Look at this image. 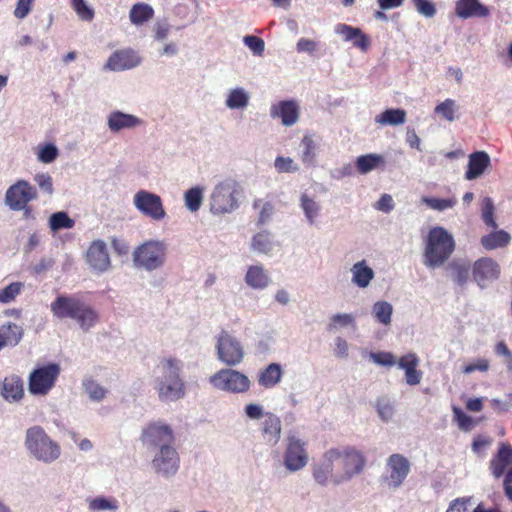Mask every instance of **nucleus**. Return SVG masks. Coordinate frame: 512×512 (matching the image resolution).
Masks as SVG:
<instances>
[{
    "instance_id": "nucleus-1",
    "label": "nucleus",
    "mask_w": 512,
    "mask_h": 512,
    "mask_svg": "<svg viewBox=\"0 0 512 512\" xmlns=\"http://www.w3.org/2000/svg\"><path fill=\"white\" fill-rule=\"evenodd\" d=\"M181 361L164 359L159 365L160 375L156 378V390L161 401H176L185 394L184 382L180 377Z\"/></svg>"
},
{
    "instance_id": "nucleus-2",
    "label": "nucleus",
    "mask_w": 512,
    "mask_h": 512,
    "mask_svg": "<svg viewBox=\"0 0 512 512\" xmlns=\"http://www.w3.org/2000/svg\"><path fill=\"white\" fill-rule=\"evenodd\" d=\"M336 460L337 474L334 476V486L352 481L366 469L367 457L355 446L333 448Z\"/></svg>"
},
{
    "instance_id": "nucleus-3",
    "label": "nucleus",
    "mask_w": 512,
    "mask_h": 512,
    "mask_svg": "<svg viewBox=\"0 0 512 512\" xmlns=\"http://www.w3.org/2000/svg\"><path fill=\"white\" fill-rule=\"evenodd\" d=\"M455 250L453 236L443 227L430 229L424 248V264L429 268L443 265Z\"/></svg>"
},
{
    "instance_id": "nucleus-4",
    "label": "nucleus",
    "mask_w": 512,
    "mask_h": 512,
    "mask_svg": "<svg viewBox=\"0 0 512 512\" xmlns=\"http://www.w3.org/2000/svg\"><path fill=\"white\" fill-rule=\"evenodd\" d=\"M24 444L31 457L45 464L53 463L61 455L60 445L38 425L27 429Z\"/></svg>"
},
{
    "instance_id": "nucleus-5",
    "label": "nucleus",
    "mask_w": 512,
    "mask_h": 512,
    "mask_svg": "<svg viewBox=\"0 0 512 512\" xmlns=\"http://www.w3.org/2000/svg\"><path fill=\"white\" fill-rule=\"evenodd\" d=\"M240 184L234 179H225L218 183L210 196V211L222 215L238 208V200L242 195Z\"/></svg>"
},
{
    "instance_id": "nucleus-6",
    "label": "nucleus",
    "mask_w": 512,
    "mask_h": 512,
    "mask_svg": "<svg viewBox=\"0 0 512 512\" xmlns=\"http://www.w3.org/2000/svg\"><path fill=\"white\" fill-rule=\"evenodd\" d=\"M51 310L59 318L76 320H95V311L79 297L58 296L51 304Z\"/></svg>"
},
{
    "instance_id": "nucleus-7",
    "label": "nucleus",
    "mask_w": 512,
    "mask_h": 512,
    "mask_svg": "<svg viewBox=\"0 0 512 512\" xmlns=\"http://www.w3.org/2000/svg\"><path fill=\"white\" fill-rule=\"evenodd\" d=\"M140 440L151 451L175 444V433L172 427L163 420L148 422L142 429Z\"/></svg>"
},
{
    "instance_id": "nucleus-8",
    "label": "nucleus",
    "mask_w": 512,
    "mask_h": 512,
    "mask_svg": "<svg viewBox=\"0 0 512 512\" xmlns=\"http://www.w3.org/2000/svg\"><path fill=\"white\" fill-rule=\"evenodd\" d=\"M60 372L61 367L57 363L36 367L29 375V392L36 396L47 395L55 386Z\"/></svg>"
},
{
    "instance_id": "nucleus-9",
    "label": "nucleus",
    "mask_w": 512,
    "mask_h": 512,
    "mask_svg": "<svg viewBox=\"0 0 512 512\" xmlns=\"http://www.w3.org/2000/svg\"><path fill=\"white\" fill-rule=\"evenodd\" d=\"M209 383L217 390L233 394L247 392L251 384L245 374L231 368L221 369L210 376Z\"/></svg>"
},
{
    "instance_id": "nucleus-10",
    "label": "nucleus",
    "mask_w": 512,
    "mask_h": 512,
    "mask_svg": "<svg viewBox=\"0 0 512 512\" xmlns=\"http://www.w3.org/2000/svg\"><path fill=\"white\" fill-rule=\"evenodd\" d=\"M411 470V463L408 458L400 453L391 454L386 459L385 472L382 481L390 489L401 487Z\"/></svg>"
},
{
    "instance_id": "nucleus-11",
    "label": "nucleus",
    "mask_w": 512,
    "mask_h": 512,
    "mask_svg": "<svg viewBox=\"0 0 512 512\" xmlns=\"http://www.w3.org/2000/svg\"><path fill=\"white\" fill-rule=\"evenodd\" d=\"M153 471L164 479H171L180 469V456L174 445L155 450L151 461Z\"/></svg>"
},
{
    "instance_id": "nucleus-12",
    "label": "nucleus",
    "mask_w": 512,
    "mask_h": 512,
    "mask_svg": "<svg viewBox=\"0 0 512 512\" xmlns=\"http://www.w3.org/2000/svg\"><path fill=\"white\" fill-rule=\"evenodd\" d=\"M133 204L140 213L154 221H161L166 217L163 201L155 193L139 190L134 195Z\"/></svg>"
},
{
    "instance_id": "nucleus-13",
    "label": "nucleus",
    "mask_w": 512,
    "mask_h": 512,
    "mask_svg": "<svg viewBox=\"0 0 512 512\" xmlns=\"http://www.w3.org/2000/svg\"><path fill=\"white\" fill-rule=\"evenodd\" d=\"M306 443L292 435L287 438L286 449L283 455V464L289 472H297L308 463Z\"/></svg>"
},
{
    "instance_id": "nucleus-14",
    "label": "nucleus",
    "mask_w": 512,
    "mask_h": 512,
    "mask_svg": "<svg viewBox=\"0 0 512 512\" xmlns=\"http://www.w3.org/2000/svg\"><path fill=\"white\" fill-rule=\"evenodd\" d=\"M217 354L219 360L228 366L239 364L244 357L240 342L227 331H222L217 338Z\"/></svg>"
},
{
    "instance_id": "nucleus-15",
    "label": "nucleus",
    "mask_w": 512,
    "mask_h": 512,
    "mask_svg": "<svg viewBox=\"0 0 512 512\" xmlns=\"http://www.w3.org/2000/svg\"><path fill=\"white\" fill-rule=\"evenodd\" d=\"M37 198L36 189L26 180H18L5 193V204L12 211H20Z\"/></svg>"
},
{
    "instance_id": "nucleus-16",
    "label": "nucleus",
    "mask_w": 512,
    "mask_h": 512,
    "mask_svg": "<svg viewBox=\"0 0 512 512\" xmlns=\"http://www.w3.org/2000/svg\"><path fill=\"white\" fill-rule=\"evenodd\" d=\"M135 262L147 270L160 267L165 260V246L161 242L149 241L137 248Z\"/></svg>"
},
{
    "instance_id": "nucleus-17",
    "label": "nucleus",
    "mask_w": 512,
    "mask_h": 512,
    "mask_svg": "<svg viewBox=\"0 0 512 512\" xmlns=\"http://www.w3.org/2000/svg\"><path fill=\"white\" fill-rule=\"evenodd\" d=\"M335 455L333 448H330L312 465V477L322 487L334 485V476L337 474Z\"/></svg>"
},
{
    "instance_id": "nucleus-18",
    "label": "nucleus",
    "mask_w": 512,
    "mask_h": 512,
    "mask_svg": "<svg viewBox=\"0 0 512 512\" xmlns=\"http://www.w3.org/2000/svg\"><path fill=\"white\" fill-rule=\"evenodd\" d=\"M472 275L474 281L484 288L489 282L498 279L500 275L499 264L490 257H483L473 264Z\"/></svg>"
},
{
    "instance_id": "nucleus-19",
    "label": "nucleus",
    "mask_w": 512,
    "mask_h": 512,
    "mask_svg": "<svg viewBox=\"0 0 512 512\" xmlns=\"http://www.w3.org/2000/svg\"><path fill=\"white\" fill-rule=\"evenodd\" d=\"M512 466V446L501 443L497 453L491 458L489 469L494 478L505 477L507 471Z\"/></svg>"
},
{
    "instance_id": "nucleus-20",
    "label": "nucleus",
    "mask_w": 512,
    "mask_h": 512,
    "mask_svg": "<svg viewBox=\"0 0 512 512\" xmlns=\"http://www.w3.org/2000/svg\"><path fill=\"white\" fill-rule=\"evenodd\" d=\"M140 63V58L132 49L117 50L111 54L105 65L112 71L131 69Z\"/></svg>"
},
{
    "instance_id": "nucleus-21",
    "label": "nucleus",
    "mask_w": 512,
    "mask_h": 512,
    "mask_svg": "<svg viewBox=\"0 0 512 512\" xmlns=\"http://www.w3.org/2000/svg\"><path fill=\"white\" fill-rule=\"evenodd\" d=\"M299 106L293 100L280 101L272 105L270 114L273 118H280L284 126H292L299 119Z\"/></svg>"
},
{
    "instance_id": "nucleus-22",
    "label": "nucleus",
    "mask_w": 512,
    "mask_h": 512,
    "mask_svg": "<svg viewBox=\"0 0 512 512\" xmlns=\"http://www.w3.org/2000/svg\"><path fill=\"white\" fill-rule=\"evenodd\" d=\"M455 14L461 19L486 18L490 15V10L479 0H457Z\"/></svg>"
},
{
    "instance_id": "nucleus-23",
    "label": "nucleus",
    "mask_w": 512,
    "mask_h": 512,
    "mask_svg": "<svg viewBox=\"0 0 512 512\" xmlns=\"http://www.w3.org/2000/svg\"><path fill=\"white\" fill-rule=\"evenodd\" d=\"M86 259L92 269L103 272L110 266L106 245L102 241L93 242L88 248Z\"/></svg>"
},
{
    "instance_id": "nucleus-24",
    "label": "nucleus",
    "mask_w": 512,
    "mask_h": 512,
    "mask_svg": "<svg viewBox=\"0 0 512 512\" xmlns=\"http://www.w3.org/2000/svg\"><path fill=\"white\" fill-rule=\"evenodd\" d=\"M142 120L132 114L113 111L109 114L107 124L109 129L116 133L123 129H131L142 124Z\"/></svg>"
},
{
    "instance_id": "nucleus-25",
    "label": "nucleus",
    "mask_w": 512,
    "mask_h": 512,
    "mask_svg": "<svg viewBox=\"0 0 512 512\" xmlns=\"http://www.w3.org/2000/svg\"><path fill=\"white\" fill-rule=\"evenodd\" d=\"M490 158L486 152L478 151L470 154L468 168L465 173L467 180L478 178L489 166Z\"/></svg>"
},
{
    "instance_id": "nucleus-26",
    "label": "nucleus",
    "mask_w": 512,
    "mask_h": 512,
    "mask_svg": "<svg viewBox=\"0 0 512 512\" xmlns=\"http://www.w3.org/2000/svg\"><path fill=\"white\" fill-rule=\"evenodd\" d=\"M23 327L16 322H8L0 327V350L16 346L23 337Z\"/></svg>"
},
{
    "instance_id": "nucleus-27",
    "label": "nucleus",
    "mask_w": 512,
    "mask_h": 512,
    "mask_svg": "<svg viewBox=\"0 0 512 512\" xmlns=\"http://www.w3.org/2000/svg\"><path fill=\"white\" fill-rule=\"evenodd\" d=\"M245 282L252 289L262 290L268 287L270 276L263 266L252 265L247 269Z\"/></svg>"
},
{
    "instance_id": "nucleus-28",
    "label": "nucleus",
    "mask_w": 512,
    "mask_h": 512,
    "mask_svg": "<svg viewBox=\"0 0 512 512\" xmlns=\"http://www.w3.org/2000/svg\"><path fill=\"white\" fill-rule=\"evenodd\" d=\"M262 433L265 438V440L275 445L278 443L281 435V420L280 418L273 414V413H267L265 415V418L262 422Z\"/></svg>"
},
{
    "instance_id": "nucleus-29",
    "label": "nucleus",
    "mask_w": 512,
    "mask_h": 512,
    "mask_svg": "<svg viewBox=\"0 0 512 512\" xmlns=\"http://www.w3.org/2000/svg\"><path fill=\"white\" fill-rule=\"evenodd\" d=\"M283 376V369L278 363H271L263 369L258 376L260 386L269 389L280 383Z\"/></svg>"
},
{
    "instance_id": "nucleus-30",
    "label": "nucleus",
    "mask_w": 512,
    "mask_h": 512,
    "mask_svg": "<svg viewBox=\"0 0 512 512\" xmlns=\"http://www.w3.org/2000/svg\"><path fill=\"white\" fill-rule=\"evenodd\" d=\"M23 381L17 375L7 376L3 381L2 395L7 400L18 401L23 397Z\"/></svg>"
},
{
    "instance_id": "nucleus-31",
    "label": "nucleus",
    "mask_w": 512,
    "mask_h": 512,
    "mask_svg": "<svg viewBox=\"0 0 512 512\" xmlns=\"http://www.w3.org/2000/svg\"><path fill=\"white\" fill-rule=\"evenodd\" d=\"M511 241V236L504 230L493 231L482 236L480 242L486 250H494L507 246Z\"/></svg>"
},
{
    "instance_id": "nucleus-32",
    "label": "nucleus",
    "mask_w": 512,
    "mask_h": 512,
    "mask_svg": "<svg viewBox=\"0 0 512 512\" xmlns=\"http://www.w3.org/2000/svg\"><path fill=\"white\" fill-rule=\"evenodd\" d=\"M351 271L352 281L360 288L367 287L374 277V271L366 264L365 260L355 263Z\"/></svg>"
},
{
    "instance_id": "nucleus-33",
    "label": "nucleus",
    "mask_w": 512,
    "mask_h": 512,
    "mask_svg": "<svg viewBox=\"0 0 512 512\" xmlns=\"http://www.w3.org/2000/svg\"><path fill=\"white\" fill-rule=\"evenodd\" d=\"M384 165V158L379 154H366L359 156L356 160V169L360 174H367L370 171Z\"/></svg>"
},
{
    "instance_id": "nucleus-34",
    "label": "nucleus",
    "mask_w": 512,
    "mask_h": 512,
    "mask_svg": "<svg viewBox=\"0 0 512 512\" xmlns=\"http://www.w3.org/2000/svg\"><path fill=\"white\" fill-rule=\"evenodd\" d=\"M154 16L153 8L146 3H137L132 6L129 12L130 21L134 25H142Z\"/></svg>"
},
{
    "instance_id": "nucleus-35",
    "label": "nucleus",
    "mask_w": 512,
    "mask_h": 512,
    "mask_svg": "<svg viewBox=\"0 0 512 512\" xmlns=\"http://www.w3.org/2000/svg\"><path fill=\"white\" fill-rule=\"evenodd\" d=\"M381 125H400L406 121V111L400 108L387 109L375 117Z\"/></svg>"
},
{
    "instance_id": "nucleus-36",
    "label": "nucleus",
    "mask_w": 512,
    "mask_h": 512,
    "mask_svg": "<svg viewBox=\"0 0 512 512\" xmlns=\"http://www.w3.org/2000/svg\"><path fill=\"white\" fill-rule=\"evenodd\" d=\"M452 278L458 285H464L470 274V263L466 260L455 259L449 264Z\"/></svg>"
},
{
    "instance_id": "nucleus-37",
    "label": "nucleus",
    "mask_w": 512,
    "mask_h": 512,
    "mask_svg": "<svg viewBox=\"0 0 512 512\" xmlns=\"http://www.w3.org/2000/svg\"><path fill=\"white\" fill-rule=\"evenodd\" d=\"M184 201L188 210L198 211L203 201V189L199 186L190 188L184 194Z\"/></svg>"
},
{
    "instance_id": "nucleus-38",
    "label": "nucleus",
    "mask_w": 512,
    "mask_h": 512,
    "mask_svg": "<svg viewBox=\"0 0 512 512\" xmlns=\"http://www.w3.org/2000/svg\"><path fill=\"white\" fill-rule=\"evenodd\" d=\"M300 206L303 209L308 222L311 225L314 224L315 218L320 212L319 204L307 194H302L300 197Z\"/></svg>"
},
{
    "instance_id": "nucleus-39",
    "label": "nucleus",
    "mask_w": 512,
    "mask_h": 512,
    "mask_svg": "<svg viewBox=\"0 0 512 512\" xmlns=\"http://www.w3.org/2000/svg\"><path fill=\"white\" fill-rule=\"evenodd\" d=\"M249 96L241 88L233 89L226 100V105L230 109H240L248 105Z\"/></svg>"
},
{
    "instance_id": "nucleus-40",
    "label": "nucleus",
    "mask_w": 512,
    "mask_h": 512,
    "mask_svg": "<svg viewBox=\"0 0 512 512\" xmlns=\"http://www.w3.org/2000/svg\"><path fill=\"white\" fill-rule=\"evenodd\" d=\"M49 226L53 231L70 229L74 226V220H72L66 212H56L50 216Z\"/></svg>"
},
{
    "instance_id": "nucleus-41",
    "label": "nucleus",
    "mask_w": 512,
    "mask_h": 512,
    "mask_svg": "<svg viewBox=\"0 0 512 512\" xmlns=\"http://www.w3.org/2000/svg\"><path fill=\"white\" fill-rule=\"evenodd\" d=\"M301 145L303 147L302 161L306 164H312L316 157L317 143L311 135H304Z\"/></svg>"
},
{
    "instance_id": "nucleus-42",
    "label": "nucleus",
    "mask_w": 512,
    "mask_h": 512,
    "mask_svg": "<svg viewBox=\"0 0 512 512\" xmlns=\"http://www.w3.org/2000/svg\"><path fill=\"white\" fill-rule=\"evenodd\" d=\"M88 508L91 511H112L115 512L118 509L116 500H110L106 497H95L88 501Z\"/></svg>"
},
{
    "instance_id": "nucleus-43",
    "label": "nucleus",
    "mask_w": 512,
    "mask_h": 512,
    "mask_svg": "<svg viewBox=\"0 0 512 512\" xmlns=\"http://www.w3.org/2000/svg\"><path fill=\"white\" fill-rule=\"evenodd\" d=\"M83 387L88 397L95 402L101 401L105 395L106 390L99 383L93 379H85L83 381Z\"/></svg>"
},
{
    "instance_id": "nucleus-44",
    "label": "nucleus",
    "mask_w": 512,
    "mask_h": 512,
    "mask_svg": "<svg viewBox=\"0 0 512 512\" xmlns=\"http://www.w3.org/2000/svg\"><path fill=\"white\" fill-rule=\"evenodd\" d=\"M251 246L259 253H268L272 248L270 233L268 231H262L254 235Z\"/></svg>"
},
{
    "instance_id": "nucleus-45",
    "label": "nucleus",
    "mask_w": 512,
    "mask_h": 512,
    "mask_svg": "<svg viewBox=\"0 0 512 512\" xmlns=\"http://www.w3.org/2000/svg\"><path fill=\"white\" fill-rule=\"evenodd\" d=\"M482 220L486 226L496 229L497 223L494 218V204L491 198L486 197L482 204Z\"/></svg>"
},
{
    "instance_id": "nucleus-46",
    "label": "nucleus",
    "mask_w": 512,
    "mask_h": 512,
    "mask_svg": "<svg viewBox=\"0 0 512 512\" xmlns=\"http://www.w3.org/2000/svg\"><path fill=\"white\" fill-rule=\"evenodd\" d=\"M422 202L425 203L429 208L437 211H443L448 208H452L456 204V200L454 198L440 199L427 196L422 198Z\"/></svg>"
},
{
    "instance_id": "nucleus-47",
    "label": "nucleus",
    "mask_w": 512,
    "mask_h": 512,
    "mask_svg": "<svg viewBox=\"0 0 512 512\" xmlns=\"http://www.w3.org/2000/svg\"><path fill=\"white\" fill-rule=\"evenodd\" d=\"M452 410L454 420L457 422L459 429L466 432L472 430L474 427L473 419L469 415L465 414L462 409L457 406H454Z\"/></svg>"
},
{
    "instance_id": "nucleus-48",
    "label": "nucleus",
    "mask_w": 512,
    "mask_h": 512,
    "mask_svg": "<svg viewBox=\"0 0 512 512\" xmlns=\"http://www.w3.org/2000/svg\"><path fill=\"white\" fill-rule=\"evenodd\" d=\"M392 305L387 301H378L373 305L372 315L376 320H390L392 315Z\"/></svg>"
},
{
    "instance_id": "nucleus-49",
    "label": "nucleus",
    "mask_w": 512,
    "mask_h": 512,
    "mask_svg": "<svg viewBox=\"0 0 512 512\" xmlns=\"http://www.w3.org/2000/svg\"><path fill=\"white\" fill-rule=\"evenodd\" d=\"M23 284L21 282H13L0 290V302L9 303L21 292Z\"/></svg>"
},
{
    "instance_id": "nucleus-50",
    "label": "nucleus",
    "mask_w": 512,
    "mask_h": 512,
    "mask_svg": "<svg viewBox=\"0 0 512 512\" xmlns=\"http://www.w3.org/2000/svg\"><path fill=\"white\" fill-rule=\"evenodd\" d=\"M455 106L456 103L454 100L446 99L435 107V113L441 115L443 118L451 122L455 118Z\"/></svg>"
},
{
    "instance_id": "nucleus-51",
    "label": "nucleus",
    "mask_w": 512,
    "mask_h": 512,
    "mask_svg": "<svg viewBox=\"0 0 512 512\" xmlns=\"http://www.w3.org/2000/svg\"><path fill=\"white\" fill-rule=\"evenodd\" d=\"M71 4L80 19L91 21L94 18V11L84 0H71Z\"/></svg>"
},
{
    "instance_id": "nucleus-52",
    "label": "nucleus",
    "mask_w": 512,
    "mask_h": 512,
    "mask_svg": "<svg viewBox=\"0 0 512 512\" xmlns=\"http://www.w3.org/2000/svg\"><path fill=\"white\" fill-rule=\"evenodd\" d=\"M370 359L377 365L392 367L396 365V358L391 352H372Z\"/></svg>"
},
{
    "instance_id": "nucleus-53",
    "label": "nucleus",
    "mask_w": 512,
    "mask_h": 512,
    "mask_svg": "<svg viewBox=\"0 0 512 512\" xmlns=\"http://www.w3.org/2000/svg\"><path fill=\"white\" fill-rule=\"evenodd\" d=\"M244 44L255 54L261 56L265 50L264 40L260 37L247 35L243 39Z\"/></svg>"
},
{
    "instance_id": "nucleus-54",
    "label": "nucleus",
    "mask_w": 512,
    "mask_h": 512,
    "mask_svg": "<svg viewBox=\"0 0 512 512\" xmlns=\"http://www.w3.org/2000/svg\"><path fill=\"white\" fill-rule=\"evenodd\" d=\"M491 405L497 413L512 412V393L506 394L504 399H492Z\"/></svg>"
},
{
    "instance_id": "nucleus-55",
    "label": "nucleus",
    "mask_w": 512,
    "mask_h": 512,
    "mask_svg": "<svg viewBox=\"0 0 512 512\" xmlns=\"http://www.w3.org/2000/svg\"><path fill=\"white\" fill-rule=\"evenodd\" d=\"M34 181L43 192L47 193L48 195L53 194V180L48 173L36 174L34 177Z\"/></svg>"
},
{
    "instance_id": "nucleus-56",
    "label": "nucleus",
    "mask_w": 512,
    "mask_h": 512,
    "mask_svg": "<svg viewBox=\"0 0 512 512\" xmlns=\"http://www.w3.org/2000/svg\"><path fill=\"white\" fill-rule=\"evenodd\" d=\"M58 156V149L53 144H47L39 149L38 159L43 163H51Z\"/></svg>"
},
{
    "instance_id": "nucleus-57",
    "label": "nucleus",
    "mask_w": 512,
    "mask_h": 512,
    "mask_svg": "<svg viewBox=\"0 0 512 512\" xmlns=\"http://www.w3.org/2000/svg\"><path fill=\"white\" fill-rule=\"evenodd\" d=\"M244 413H245L246 417L249 418L250 420H259L261 418H265V415L268 412L264 411V408L262 405L256 404V403H250L245 406Z\"/></svg>"
},
{
    "instance_id": "nucleus-58",
    "label": "nucleus",
    "mask_w": 512,
    "mask_h": 512,
    "mask_svg": "<svg viewBox=\"0 0 512 512\" xmlns=\"http://www.w3.org/2000/svg\"><path fill=\"white\" fill-rule=\"evenodd\" d=\"M274 165L279 172H296L299 170V167L295 165L294 161L289 157H277Z\"/></svg>"
},
{
    "instance_id": "nucleus-59",
    "label": "nucleus",
    "mask_w": 512,
    "mask_h": 512,
    "mask_svg": "<svg viewBox=\"0 0 512 512\" xmlns=\"http://www.w3.org/2000/svg\"><path fill=\"white\" fill-rule=\"evenodd\" d=\"M417 11L425 17H433L436 13L435 5L429 0H412Z\"/></svg>"
},
{
    "instance_id": "nucleus-60",
    "label": "nucleus",
    "mask_w": 512,
    "mask_h": 512,
    "mask_svg": "<svg viewBox=\"0 0 512 512\" xmlns=\"http://www.w3.org/2000/svg\"><path fill=\"white\" fill-rule=\"evenodd\" d=\"M335 32L342 35L345 41H351L360 33V29L341 23L335 27Z\"/></svg>"
},
{
    "instance_id": "nucleus-61",
    "label": "nucleus",
    "mask_w": 512,
    "mask_h": 512,
    "mask_svg": "<svg viewBox=\"0 0 512 512\" xmlns=\"http://www.w3.org/2000/svg\"><path fill=\"white\" fill-rule=\"evenodd\" d=\"M489 369V361L485 358H479L475 362L465 365L462 369L463 373L471 374L475 371L486 372Z\"/></svg>"
},
{
    "instance_id": "nucleus-62",
    "label": "nucleus",
    "mask_w": 512,
    "mask_h": 512,
    "mask_svg": "<svg viewBox=\"0 0 512 512\" xmlns=\"http://www.w3.org/2000/svg\"><path fill=\"white\" fill-rule=\"evenodd\" d=\"M348 343L345 339L338 336L334 341L333 354L336 358L346 359L348 357Z\"/></svg>"
},
{
    "instance_id": "nucleus-63",
    "label": "nucleus",
    "mask_w": 512,
    "mask_h": 512,
    "mask_svg": "<svg viewBox=\"0 0 512 512\" xmlns=\"http://www.w3.org/2000/svg\"><path fill=\"white\" fill-rule=\"evenodd\" d=\"M398 367L404 372L410 368L417 367L419 365V359L414 353H408L402 356L398 361H396Z\"/></svg>"
},
{
    "instance_id": "nucleus-64",
    "label": "nucleus",
    "mask_w": 512,
    "mask_h": 512,
    "mask_svg": "<svg viewBox=\"0 0 512 512\" xmlns=\"http://www.w3.org/2000/svg\"><path fill=\"white\" fill-rule=\"evenodd\" d=\"M377 412L384 422H388L394 415L393 406L388 401H378Z\"/></svg>"
}]
</instances>
